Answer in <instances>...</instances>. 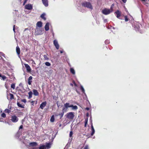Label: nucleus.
Instances as JSON below:
<instances>
[{
    "label": "nucleus",
    "instance_id": "20",
    "mask_svg": "<svg viewBox=\"0 0 149 149\" xmlns=\"http://www.w3.org/2000/svg\"><path fill=\"white\" fill-rule=\"evenodd\" d=\"M16 51L17 54L19 55L20 54V49L17 46L16 47Z\"/></svg>",
    "mask_w": 149,
    "mask_h": 149
},
{
    "label": "nucleus",
    "instance_id": "41",
    "mask_svg": "<svg viewBox=\"0 0 149 149\" xmlns=\"http://www.w3.org/2000/svg\"><path fill=\"white\" fill-rule=\"evenodd\" d=\"M3 80H4L6 78V77L4 75H2L1 77Z\"/></svg>",
    "mask_w": 149,
    "mask_h": 149
},
{
    "label": "nucleus",
    "instance_id": "53",
    "mask_svg": "<svg viewBox=\"0 0 149 149\" xmlns=\"http://www.w3.org/2000/svg\"><path fill=\"white\" fill-rule=\"evenodd\" d=\"M33 63H34L35 64H36L35 61L33 60Z\"/></svg>",
    "mask_w": 149,
    "mask_h": 149
},
{
    "label": "nucleus",
    "instance_id": "48",
    "mask_svg": "<svg viewBox=\"0 0 149 149\" xmlns=\"http://www.w3.org/2000/svg\"><path fill=\"white\" fill-rule=\"evenodd\" d=\"M15 25H14V26H13V31H14V32H15Z\"/></svg>",
    "mask_w": 149,
    "mask_h": 149
},
{
    "label": "nucleus",
    "instance_id": "43",
    "mask_svg": "<svg viewBox=\"0 0 149 149\" xmlns=\"http://www.w3.org/2000/svg\"><path fill=\"white\" fill-rule=\"evenodd\" d=\"M73 134V132L72 131H70V137H72Z\"/></svg>",
    "mask_w": 149,
    "mask_h": 149
},
{
    "label": "nucleus",
    "instance_id": "50",
    "mask_svg": "<svg viewBox=\"0 0 149 149\" xmlns=\"http://www.w3.org/2000/svg\"><path fill=\"white\" fill-rule=\"evenodd\" d=\"M123 2L124 3H125L127 1V0H122Z\"/></svg>",
    "mask_w": 149,
    "mask_h": 149
},
{
    "label": "nucleus",
    "instance_id": "45",
    "mask_svg": "<svg viewBox=\"0 0 149 149\" xmlns=\"http://www.w3.org/2000/svg\"><path fill=\"white\" fill-rule=\"evenodd\" d=\"M27 0H25L24 2H23V6H24L25 5L26 3L27 2Z\"/></svg>",
    "mask_w": 149,
    "mask_h": 149
},
{
    "label": "nucleus",
    "instance_id": "7",
    "mask_svg": "<svg viewBox=\"0 0 149 149\" xmlns=\"http://www.w3.org/2000/svg\"><path fill=\"white\" fill-rule=\"evenodd\" d=\"M33 5L29 3L25 5L24 8L26 9L31 10L33 9Z\"/></svg>",
    "mask_w": 149,
    "mask_h": 149
},
{
    "label": "nucleus",
    "instance_id": "39",
    "mask_svg": "<svg viewBox=\"0 0 149 149\" xmlns=\"http://www.w3.org/2000/svg\"><path fill=\"white\" fill-rule=\"evenodd\" d=\"M1 117L3 118H5L6 117V115L5 113H3L1 115Z\"/></svg>",
    "mask_w": 149,
    "mask_h": 149
},
{
    "label": "nucleus",
    "instance_id": "58",
    "mask_svg": "<svg viewBox=\"0 0 149 149\" xmlns=\"http://www.w3.org/2000/svg\"><path fill=\"white\" fill-rule=\"evenodd\" d=\"M2 76V75L0 74V77H1Z\"/></svg>",
    "mask_w": 149,
    "mask_h": 149
},
{
    "label": "nucleus",
    "instance_id": "60",
    "mask_svg": "<svg viewBox=\"0 0 149 149\" xmlns=\"http://www.w3.org/2000/svg\"><path fill=\"white\" fill-rule=\"evenodd\" d=\"M75 85H76V84L75 83Z\"/></svg>",
    "mask_w": 149,
    "mask_h": 149
},
{
    "label": "nucleus",
    "instance_id": "5",
    "mask_svg": "<svg viewBox=\"0 0 149 149\" xmlns=\"http://www.w3.org/2000/svg\"><path fill=\"white\" fill-rule=\"evenodd\" d=\"M111 12L110 9L105 8L102 11V13L105 15H107Z\"/></svg>",
    "mask_w": 149,
    "mask_h": 149
},
{
    "label": "nucleus",
    "instance_id": "4",
    "mask_svg": "<svg viewBox=\"0 0 149 149\" xmlns=\"http://www.w3.org/2000/svg\"><path fill=\"white\" fill-rule=\"evenodd\" d=\"M11 121L13 123H16L19 120L18 118L15 115L11 116L10 119Z\"/></svg>",
    "mask_w": 149,
    "mask_h": 149
},
{
    "label": "nucleus",
    "instance_id": "54",
    "mask_svg": "<svg viewBox=\"0 0 149 149\" xmlns=\"http://www.w3.org/2000/svg\"><path fill=\"white\" fill-rule=\"evenodd\" d=\"M55 116H59V115H58V114H56L55 115Z\"/></svg>",
    "mask_w": 149,
    "mask_h": 149
},
{
    "label": "nucleus",
    "instance_id": "23",
    "mask_svg": "<svg viewBox=\"0 0 149 149\" xmlns=\"http://www.w3.org/2000/svg\"><path fill=\"white\" fill-rule=\"evenodd\" d=\"M91 127L92 131V132L91 134V136H93V134H94V133H95V130L93 126L92 125H91Z\"/></svg>",
    "mask_w": 149,
    "mask_h": 149
},
{
    "label": "nucleus",
    "instance_id": "2",
    "mask_svg": "<svg viewBox=\"0 0 149 149\" xmlns=\"http://www.w3.org/2000/svg\"><path fill=\"white\" fill-rule=\"evenodd\" d=\"M35 31L36 35H40L43 33L44 30L43 28H40L37 27Z\"/></svg>",
    "mask_w": 149,
    "mask_h": 149
},
{
    "label": "nucleus",
    "instance_id": "16",
    "mask_svg": "<svg viewBox=\"0 0 149 149\" xmlns=\"http://www.w3.org/2000/svg\"><path fill=\"white\" fill-rule=\"evenodd\" d=\"M36 26L40 28L42 26V23L41 21H39L36 24Z\"/></svg>",
    "mask_w": 149,
    "mask_h": 149
},
{
    "label": "nucleus",
    "instance_id": "18",
    "mask_svg": "<svg viewBox=\"0 0 149 149\" xmlns=\"http://www.w3.org/2000/svg\"><path fill=\"white\" fill-rule=\"evenodd\" d=\"M51 144L50 143H46V145H45V148L48 149L51 148Z\"/></svg>",
    "mask_w": 149,
    "mask_h": 149
},
{
    "label": "nucleus",
    "instance_id": "12",
    "mask_svg": "<svg viewBox=\"0 0 149 149\" xmlns=\"http://www.w3.org/2000/svg\"><path fill=\"white\" fill-rule=\"evenodd\" d=\"M42 1L43 5L47 7L48 6V0H42Z\"/></svg>",
    "mask_w": 149,
    "mask_h": 149
},
{
    "label": "nucleus",
    "instance_id": "30",
    "mask_svg": "<svg viewBox=\"0 0 149 149\" xmlns=\"http://www.w3.org/2000/svg\"><path fill=\"white\" fill-rule=\"evenodd\" d=\"M70 72L71 73L73 74H75V71L74 70L73 68H71L70 69Z\"/></svg>",
    "mask_w": 149,
    "mask_h": 149
},
{
    "label": "nucleus",
    "instance_id": "32",
    "mask_svg": "<svg viewBox=\"0 0 149 149\" xmlns=\"http://www.w3.org/2000/svg\"><path fill=\"white\" fill-rule=\"evenodd\" d=\"M17 106L19 107H20L22 108H24V106L20 104L19 102H17Z\"/></svg>",
    "mask_w": 149,
    "mask_h": 149
},
{
    "label": "nucleus",
    "instance_id": "40",
    "mask_svg": "<svg viewBox=\"0 0 149 149\" xmlns=\"http://www.w3.org/2000/svg\"><path fill=\"white\" fill-rule=\"evenodd\" d=\"M81 89L83 93H84L85 92V91H84V89L82 86H81Z\"/></svg>",
    "mask_w": 149,
    "mask_h": 149
},
{
    "label": "nucleus",
    "instance_id": "3",
    "mask_svg": "<svg viewBox=\"0 0 149 149\" xmlns=\"http://www.w3.org/2000/svg\"><path fill=\"white\" fill-rule=\"evenodd\" d=\"M74 113L73 112H70L67 113L65 116L66 118L70 120H72L74 119Z\"/></svg>",
    "mask_w": 149,
    "mask_h": 149
},
{
    "label": "nucleus",
    "instance_id": "28",
    "mask_svg": "<svg viewBox=\"0 0 149 149\" xmlns=\"http://www.w3.org/2000/svg\"><path fill=\"white\" fill-rule=\"evenodd\" d=\"M8 96H10V100H12L14 99V95L10 93L8 95Z\"/></svg>",
    "mask_w": 149,
    "mask_h": 149
},
{
    "label": "nucleus",
    "instance_id": "46",
    "mask_svg": "<svg viewBox=\"0 0 149 149\" xmlns=\"http://www.w3.org/2000/svg\"><path fill=\"white\" fill-rule=\"evenodd\" d=\"M84 149H88V145L86 146L84 148Z\"/></svg>",
    "mask_w": 149,
    "mask_h": 149
},
{
    "label": "nucleus",
    "instance_id": "44",
    "mask_svg": "<svg viewBox=\"0 0 149 149\" xmlns=\"http://www.w3.org/2000/svg\"><path fill=\"white\" fill-rule=\"evenodd\" d=\"M105 43L106 44H108L109 43V41L108 40H106L105 41Z\"/></svg>",
    "mask_w": 149,
    "mask_h": 149
},
{
    "label": "nucleus",
    "instance_id": "29",
    "mask_svg": "<svg viewBox=\"0 0 149 149\" xmlns=\"http://www.w3.org/2000/svg\"><path fill=\"white\" fill-rule=\"evenodd\" d=\"M47 54L44 55L43 56L44 59L45 60H49V58L47 56Z\"/></svg>",
    "mask_w": 149,
    "mask_h": 149
},
{
    "label": "nucleus",
    "instance_id": "10",
    "mask_svg": "<svg viewBox=\"0 0 149 149\" xmlns=\"http://www.w3.org/2000/svg\"><path fill=\"white\" fill-rule=\"evenodd\" d=\"M24 66L26 68V70L28 72H30L31 71V69L29 65L27 64H24Z\"/></svg>",
    "mask_w": 149,
    "mask_h": 149
},
{
    "label": "nucleus",
    "instance_id": "11",
    "mask_svg": "<svg viewBox=\"0 0 149 149\" xmlns=\"http://www.w3.org/2000/svg\"><path fill=\"white\" fill-rule=\"evenodd\" d=\"M47 102L45 101L42 102L40 105V108L42 109H43L45 107L47 104Z\"/></svg>",
    "mask_w": 149,
    "mask_h": 149
},
{
    "label": "nucleus",
    "instance_id": "22",
    "mask_svg": "<svg viewBox=\"0 0 149 149\" xmlns=\"http://www.w3.org/2000/svg\"><path fill=\"white\" fill-rule=\"evenodd\" d=\"M64 112H65L64 111L62 110V112L58 114L59 116H60V119L61 118L63 117Z\"/></svg>",
    "mask_w": 149,
    "mask_h": 149
},
{
    "label": "nucleus",
    "instance_id": "52",
    "mask_svg": "<svg viewBox=\"0 0 149 149\" xmlns=\"http://www.w3.org/2000/svg\"><path fill=\"white\" fill-rule=\"evenodd\" d=\"M86 109L87 110H89V108L88 107H86Z\"/></svg>",
    "mask_w": 149,
    "mask_h": 149
},
{
    "label": "nucleus",
    "instance_id": "49",
    "mask_svg": "<svg viewBox=\"0 0 149 149\" xmlns=\"http://www.w3.org/2000/svg\"><path fill=\"white\" fill-rule=\"evenodd\" d=\"M34 102V101H32L31 102V103L32 105H33Z\"/></svg>",
    "mask_w": 149,
    "mask_h": 149
},
{
    "label": "nucleus",
    "instance_id": "33",
    "mask_svg": "<svg viewBox=\"0 0 149 149\" xmlns=\"http://www.w3.org/2000/svg\"><path fill=\"white\" fill-rule=\"evenodd\" d=\"M4 111H5V113H10L11 112L10 110L9 109H6Z\"/></svg>",
    "mask_w": 149,
    "mask_h": 149
},
{
    "label": "nucleus",
    "instance_id": "35",
    "mask_svg": "<svg viewBox=\"0 0 149 149\" xmlns=\"http://www.w3.org/2000/svg\"><path fill=\"white\" fill-rule=\"evenodd\" d=\"M11 87L13 88V89H15V84H11Z\"/></svg>",
    "mask_w": 149,
    "mask_h": 149
},
{
    "label": "nucleus",
    "instance_id": "17",
    "mask_svg": "<svg viewBox=\"0 0 149 149\" xmlns=\"http://www.w3.org/2000/svg\"><path fill=\"white\" fill-rule=\"evenodd\" d=\"M33 94L35 96H38V95H39V93L36 90L33 89Z\"/></svg>",
    "mask_w": 149,
    "mask_h": 149
},
{
    "label": "nucleus",
    "instance_id": "59",
    "mask_svg": "<svg viewBox=\"0 0 149 149\" xmlns=\"http://www.w3.org/2000/svg\"><path fill=\"white\" fill-rule=\"evenodd\" d=\"M58 103V102H56V103H57V105H58V103Z\"/></svg>",
    "mask_w": 149,
    "mask_h": 149
},
{
    "label": "nucleus",
    "instance_id": "51",
    "mask_svg": "<svg viewBox=\"0 0 149 149\" xmlns=\"http://www.w3.org/2000/svg\"><path fill=\"white\" fill-rule=\"evenodd\" d=\"M60 52L62 54L63 53V51H60Z\"/></svg>",
    "mask_w": 149,
    "mask_h": 149
},
{
    "label": "nucleus",
    "instance_id": "26",
    "mask_svg": "<svg viewBox=\"0 0 149 149\" xmlns=\"http://www.w3.org/2000/svg\"><path fill=\"white\" fill-rule=\"evenodd\" d=\"M45 13H43L40 15V17L45 20H46V18L45 17Z\"/></svg>",
    "mask_w": 149,
    "mask_h": 149
},
{
    "label": "nucleus",
    "instance_id": "8",
    "mask_svg": "<svg viewBox=\"0 0 149 149\" xmlns=\"http://www.w3.org/2000/svg\"><path fill=\"white\" fill-rule=\"evenodd\" d=\"M116 15V17L120 19V17L121 16V12L118 10H117L114 13Z\"/></svg>",
    "mask_w": 149,
    "mask_h": 149
},
{
    "label": "nucleus",
    "instance_id": "27",
    "mask_svg": "<svg viewBox=\"0 0 149 149\" xmlns=\"http://www.w3.org/2000/svg\"><path fill=\"white\" fill-rule=\"evenodd\" d=\"M50 121L51 122H54V115H53L50 119Z\"/></svg>",
    "mask_w": 149,
    "mask_h": 149
},
{
    "label": "nucleus",
    "instance_id": "57",
    "mask_svg": "<svg viewBox=\"0 0 149 149\" xmlns=\"http://www.w3.org/2000/svg\"><path fill=\"white\" fill-rule=\"evenodd\" d=\"M1 58H2V57L1 56H0V59H1Z\"/></svg>",
    "mask_w": 149,
    "mask_h": 149
},
{
    "label": "nucleus",
    "instance_id": "1",
    "mask_svg": "<svg viewBox=\"0 0 149 149\" xmlns=\"http://www.w3.org/2000/svg\"><path fill=\"white\" fill-rule=\"evenodd\" d=\"M82 6L84 7L87 8L91 9H93V8L91 3L89 2L85 1L82 3Z\"/></svg>",
    "mask_w": 149,
    "mask_h": 149
},
{
    "label": "nucleus",
    "instance_id": "9",
    "mask_svg": "<svg viewBox=\"0 0 149 149\" xmlns=\"http://www.w3.org/2000/svg\"><path fill=\"white\" fill-rule=\"evenodd\" d=\"M53 43L56 48L58 49L59 48V46L57 41L56 40H54L53 41Z\"/></svg>",
    "mask_w": 149,
    "mask_h": 149
},
{
    "label": "nucleus",
    "instance_id": "31",
    "mask_svg": "<svg viewBox=\"0 0 149 149\" xmlns=\"http://www.w3.org/2000/svg\"><path fill=\"white\" fill-rule=\"evenodd\" d=\"M39 149H46L45 148V145H42L40 146L39 148Z\"/></svg>",
    "mask_w": 149,
    "mask_h": 149
},
{
    "label": "nucleus",
    "instance_id": "38",
    "mask_svg": "<svg viewBox=\"0 0 149 149\" xmlns=\"http://www.w3.org/2000/svg\"><path fill=\"white\" fill-rule=\"evenodd\" d=\"M124 18H125V22H127L129 20V19L127 17V16H124Z\"/></svg>",
    "mask_w": 149,
    "mask_h": 149
},
{
    "label": "nucleus",
    "instance_id": "24",
    "mask_svg": "<svg viewBox=\"0 0 149 149\" xmlns=\"http://www.w3.org/2000/svg\"><path fill=\"white\" fill-rule=\"evenodd\" d=\"M29 96L28 98L30 99L32 97V92L30 91L28 93Z\"/></svg>",
    "mask_w": 149,
    "mask_h": 149
},
{
    "label": "nucleus",
    "instance_id": "42",
    "mask_svg": "<svg viewBox=\"0 0 149 149\" xmlns=\"http://www.w3.org/2000/svg\"><path fill=\"white\" fill-rule=\"evenodd\" d=\"M22 101L25 103L26 102V99H23L22 100Z\"/></svg>",
    "mask_w": 149,
    "mask_h": 149
},
{
    "label": "nucleus",
    "instance_id": "14",
    "mask_svg": "<svg viewBox=\"0 0 149 149\" xmlns=\"http://www.w3.org/2000/svg\"><path fill=\"white\" fill-rule=\"evenodd\" d=\"M37 144L36 142H31L29 143V146L31 147H34L37 146Z\"/></svg>",
    "mask_w": 149,
    "mask_h": 149
},
{
    "label": "nucleus",
    "instance_id": "55",
    "mask_svg": "<svg viewBox=\"0 0 149 149\" xmlns=\"http://www.w3.org/2000/svg\"><path fill=\"white\" fill-rule=\"evenodd\" d=\"M70 85L71 86H73V85L72 84H70Z\"/></svg>",
    "mask_w": 149,
    "mask_h": 149
},
{
    "label": "nucleus",
    "instance_id": "61",
    "mask_svg": "<svg viewBox=\"0 0 149 149\" xmlns=\"http://www.w3.org/2000/svg\"><path fill=\"white\" fill-rule=\"evenodd\" d=\"M0 121H1V119H0Z\"/></svg>",
    "mask_w": 149,
    "mask_h": 149
},
{
    "label": "nucleus",
    "instance_id": "36",
    "mask_svg": "<svg viewBox=\"0 0 149 149\" xmlns=\"http://www.w3.org/2000/svg\"><path fill=\"white\" fill-rule=\"evenodd\" d=\"M114 6V4H112L110 7V10H111V12H112L113 11V6Z\"/></svg>",
    "mask_w": 149,
    "mask_h": 149
},
{
    "label": "nucleus",
    "instance_id": "56",
    "mask_svg": "<svg viewBox=\"0 0 149 149\" xmlns=\"http://www.w3.org/2000/svg\"><path fill=\"white\" fill-rule=\"evenodd\" d=\"M28 30V29L27 28H26L25 29V31H26V30Z\"/></svg>",
    "mask_w": 149,
    "mask_h": 149
},
{
    "label": "nucleus",
    "instance_id": "13",
    "mask_svg": "<svg viewBox=\"0 0 149 149\" xmlns=\"http://www.w3.org/2000/svg\"><path fill=\"white\" fill-rule=\"evenodd\" d=\"M33 77L31 76H30L28 79V84L29 85H31L32 82V80Z\"/></svg>",
    "mask_w": 149,
    "mask_h": 149
},
{
    "label": "nucleus",
    "instance_id": "15",
    "mask_svg": "<svg viewBox=\"0 0 149 149\" xmlns=\"http://www.w3.org/2000/svg\"><path fill=\"white\" fill-rule=\"evenodd\" d=\"M45 29L46 31H48L49 29V23L47 22L46 23L45 26Z\"/></svg>",
    "mask_w": 149,
    "mask_h": 149
},
{
    "label": "nucleus",
    "instance_id": "6",
    "mask_svg": "<svg viewBox=\"0 0 149 149\" xmlns=\"http://www.w3.org/2000/svg\"><path fill=\"white\" fill-rule=\"evenodd\" d=\"M71 105H70L69 103H66L64 104V107L63 108L62 111H64L66 112L67 111V109L69 107H70Z\"/></svg>",
    "mask_w": 149,
    "mask_h": 149
},
{
    "label": "nucleus",
    "instance_id": "21",
    "mask_svg": "<svg viewBox=\"0 0 149 149\" xmlns=\"http://www.w3.org/2000/svg\"><path fill=\"white\" fill-rule=\"evenodd\" d=\"M140 27L139 26L137 25H136L134 27V30L136 31H139L140 29Z\"/></svg>",
    "mask_w": 149,
    "mask_h": 149
},
{
    "label": "nucleus",
    "instance_id": "25",
    "mask_svg": "<svg viewBox=\"0 0 149 149\" xmlns=\"http://www.w3.org/2000/svg\"><path fill=\"white\" fill-rule=\"evenodd\" d=\"M70 107L72 108V109L73 110H77L78 109V107L77 106H73L72 104H71Z\"/></svg>",
    "mask_w": 149,
    "mask_h": 149
},
{
    "label": "nucleus",
    "instance_id": "37",
    "mask_svg": "<svg viewBox=\"0 0 149 149\" xmlns=\"http://www.w3.org/2000/svg\"><path fill=\"white\" fill-rule=\"evenodd\" d=\"M45 65L47 66H50L51 65V64L49 62H47L45 63Z\"/></svg>",
    "mask_w": 149,
    "mask_h": 149
},
{
    "label": "nucleus",
    "instance_id": "34",
    "mask_svg": "<svg viewBox=\"0 0 149 149\" xmlns=\"http://www.w3.org/2000/svg\"><path fill=\"white\" fill-rule=\"evenodd\" d=\"M88 119L87 118L86 119L85 121V125L84 126L85 127H86L87 124L88 123Z\"/></svg>",
    "mask_w": 149,
    "mask_h": 149
},
{
    "label": "nucleus",
    "instance_id": "19",
    "mask_svg": "<svg viewBox=\"0 0 149 149\" xmlns=\"http://www.w3.org/2000/svg\"><path fill=\"white\" fill-rule=\"evenodd\" d=\"M142 3L144 5L148 6V3L147 2V0H141Z\"/></svg>",
    "mask_w": 149,
    "mask_h": 149
},
{
    "label": "nucleus",
    "instance_id": "47",
    "mask_svg": "<svg viewBox=\"0 0 149 149\" xmlns=\"http://www.w3.org/2000/svg\"><path fill=\"white\" fill-rule=\"evenodd\" d=\"M23 125H21L19 127V130L22 129L23 128Z\"/></svg>",
    "mask_w": 149,
    "mask_h": 149
}]
</instances>
